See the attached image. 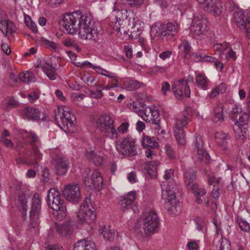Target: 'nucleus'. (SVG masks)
Returning <instances> with one entry per match:
<instances>
[{
    "label": "nucleus",
    "instance_id": "nucleus-37",
    "mask_svg": "<svg viewBox=\"0 0 250 250\" xmlns=\"http://www.w3.org/2000/svg\"><path fill=\"white\" fill-rule=\"evenodd\" d=\"M126 34L128 35L130 39H137L141 35L142 33L141 30L135 25L132 27L130 29H128L127 31L124 32Z\"/></svg>",
    "mask_w": 250,
    "mask_h": 250
},
{
    "label": "nucleus",
    "instance_id": "nucleus-55",
    "mask_svg": "<svg viewBox=\"0 0 250 250\" xmlns=\"http://www.w3.org/2000/svg\"><path fill=\"white\" fill-rule=\"evenodd\" d=\"M8 20L5 19L0 18V30L2 31L3 34H4L5 28L7 26Z\"/></svg>",
    "mask_w": 250,
    "mask_h": 250
},
{
    "label": "nucleus",
    "instance_id": "nucleus-50",
    "mask_svg": "<svg viewBox=\"0 0 250 250\" xmlns=\"http://www.w3.org/2000/svg\"><path fill=\"white\" fill-rule=\"evenodd\" d=\"M183 46L184 47L183 52L185 57L190 52L191 46L187 40L183 41Z\"/></svg>",
    "mask_w": 250,
    "mask_h": 250
},
{
    "label": "nucleus",
    "instance_id": "nucleus-35",
    "mask_svg": "<svg viewBox=\"0 0 250 250\" xmlns=\"http://www.w3.org/2000/svg\"><path fill=\"white\" fill-rule=\"evenodd\" d=\"M197 160L200 162L208 164L209 162L210 156L207 152L203 148L197 150Z\"/></svg>",
    "mask_w": 250,
    "mask_h": 250
},
{
    "label": "nucleus",
    "instance_id": "nucleus-34",
    "mask_svg": "<svg viewBox=\"0 0 250 250\" xmlns=\"http://www.w3.org/2000/svg\"><path fill=\"white\" fill-rule=\"evenodd\" d=\"M150 112L151 113L152 118H151V123L156 125L155 129L160 130L161 127L160 125V115L159 112L158 110L150 109Z\"/></svg>",
    "mask_w": 250,
    "mask_h": 250
},
{
    "label": "nucleus",
    "instance_id": "nucleus-40",
    "mask_svg": "<svg viewBox=\"0 0 250 250\" xmlns=\"http://www.w3.org/2000/svg\"><path fill=\"white\" fill-rule=\"evenodd\" d=\"M33 73L30 72H27L26 73H22L19 74L18 77L16 78L15 80H14V81L16 83L18 82V80L23 82L30 83L32 81L31 79V77Z\"/></svg>",
    "mask_w": 250,
    "mask_h": 250
},
{
    "label": "nucleus",
    "instance_id": "nucleus-45",
    "mask_svg": "<svg viewBox=\"0 0 250 250\" xmlns=\"http://www.w3.org/2000/svg\"><path fill=\"white\" fill-rule=\"evenodd\" d=\"M16 29V26L13 22L8 20L7 26L5 28L4 34H12L15 32Z\"/></svg>",
    "mask_w": 250,
    "mask_h": 250
},
{
    "label": "nucleus",
    "instance_id": "nucleus-52",
    "mask_svg": "<svg viewBox=\"0 0 250 250\" xmlns=\"http://www.w3.org/2000/svg\"><path fill=\"white\" fill-rule=\"evenodd\" d=\"M90 96L95 99H100L103 96V93L101 90H97L90 91Z\"/></svg>",
    "mask_w": 250,
    "mask_h": 250
},
{
    "label": "nucleus",
    "instance_id": "nucleus-7",
    "mask_svg": "<svg viewBox=\"0 0 250 250\" xmlns=\"http://www.w3.org/2000/svg\"><path fill=\"white\" fill-rule=\"evenodd\" d=\"M98 128L104 133L106 136L112 139L118 138V133L114 125V121L107 114L100 116L96 120Z\"/></svg>",
    "mask_w": 250,
    "mask_h": 250
},
{
    "label": "nucleus",
    "instance_id": "nucleus-51",
    "mask_svg": "<svg viewBox=\"0 0 250 250\" xmlns=\"http://www.w3.org/2000/svg\"><path fill=\"white\" fill-rule=\"evenodd\" d=\"M92 161L95 165L99 166L102 165L103 161V158L102 156L96 153L95 156L93 158Z\"/></svg>",
    "mask_w": 250,
    "mask_h": 250
},
{
    "label": "nucleus",
    "instance_id": "nucleus-32",
    "mask_svg": "<svg viewBox=\"0 0 250 250\" xmlns=\"http://www.w3.org/2000/svg\"><path fill=\"white\" fill-rule=\"evenodd\" d=\"M208 81L207 78L202 74H199L196 78V83L198 87L204 90L208 89Z\"/></svg>",
    "mask_w": 250,
    "mask_h": 250
},
{
    "label": "nucleus",
    "instance_id": "nucleus-48",
    "mask_svg": "<svg viewBox=\"0 0 250 250\" xmlns=\"http://www.w3.org/2000/svg\"><path fill=\"white\" fill-rule=\"evenodd\" d=\"M194 143L197 150L203 148V141L200 135L195 136Z\"/></svg>",
    "mask_w": 250,
    "mask_h": 250
},
{
    "label": "nucleus",
    "instance_id": "nucleus-17",
    "mask_svg": "<svg viewBox=\"0 0 250 250\" xmlns=\"http://www.w3.org/2000/svg\"><path fill=\"white\" fill-rule=\"evenodd\" d=\"M75 222L70 220L65 223L57 224H56V229L58 233L62 237H68L74 232Z\"/></svg>",
    "mask_w": 250,
    "mask_h": 250
},
{
    "label": "nucleus",
    "instance_id": "nucleus-64",
    "mask_svg": "<svg viewBox=\"0 0 250 250\" xmlns=\"http://www.w3.org/2000/svg\"><path fill=\"white\" fill-rule=\"evenodd\" d=\"M242 111L241 108H239L238 106L235 105L234 107L232 108L231 112L234 114V117L237 119V116L239 115L240 112Z\"/></svg>",
    "mask_w": 250,
    "mask_h": 250
},
{
    "label": "nucleus",
    "instance_id": "nucleus-57",
    "mask_svg": "<svg viewBox=\"0 0 250 250\" xmlns=\"http://www.w3.org/2000/svg\"><path fill=\"white\" fill-rule=\"evenodd\" d=\"M127 179L132 184L136 182V175L134 172H130L127 175Z\"/></svg>",
    "mask_w": 250,
    "mask_h": 250
},
{
    "label": "nucleus",
    "instance_id": "nucleus-12",
    "mask_svg": "<svg viewBox=\"0 0 250 250\" xmlns=\"http://www.w3.org/2000/svg\"><path fill=\"white\" fill-rule=\"evenodd\" d=\"M173 183L167 184L165 190L162 191V198L166 200L164 207L169 212H173L176 208V195L175 188L173 186Z\"/></svg>",
    "mask_w": 250,
    "mask_h": 250
},
{
    "label": "nucleus",
    "instance_id": "nucleus-16",
    "mask_svg": "<svg viewBox=\"0 0 250 250\" xmlns=\"http://www.w3.org/2000/svg\"><path fill=\"white\" fill-rule=\"evenodd\" d=\"M22 114L24 119L42 121H44L46 119L45 113L38 108L26 107L22 110Z\"/></svg>",
    "mask_w": 250,
    "mask_h": 250
},
{
    "label": "nucleus",
    "instance_id": "nucleus-42",
    "mask_svg": "<svg viewBox=\"0 0 250 250\" xmlns=\"http://www.w3.org/2000/svg\"><path fill=\"white\" fill-rule=\"evenodd\" d=\"M24 21L26 25L31 29L34 33L38 32V29L36 24L31 20L29 16L27 15L24 16Z\"/></svg>",
    "mask_w": 250,
    "mask_h": 250
},
{
    "label": "nucleus",
    "instance_id": "nucleus-10",
    "mask_svg": "<svg viewBox=\"0 0 250 250\" xmlns=\"http://www.w3.org/2000/svg\"><path fill=\"white\" fill-rule=\"evenodd\" d=\"M42 210V200L39 194L35 193L32 198L31 209L29 212L30 226L34 228L40 223Z\"/></svg>",
    "mask_w": 250,
    "mask_h": 250
},
{
    "label": "nucleus",
    "instance_id": "nucleus-47",
    "mask_svg": "<svg viewBox=\"0 0 250 250\" xmlns=\"http://www.w3.org/2000/svg\"><path fill=\"white\" fill-rule=\"evenodd\" d=\"M165 149L166 154L168 158L170 159H174L176 158L175 152L170 146L167 145L165 146Z\"/></svg>",
    "mask_w": 250,
    "mask_h": 250
},
{
    "label": "nucleus",
    "instance_id": "nucleus-58",
    "mask_svg": "<svg viewBox=\"0 0 250 250\" xmlns=\"http://www.w3.org/2000/svg\"><path fill=\"white\" fill-rule=\"evenodd\" d=\"M95 154L96 153H94V151L92 150L91 149H87L85 151V156L89 161L93 160V158Z\"/></svg>",
    "mask_w": 250,
    "mask_h": 250
},
{
    "label": "nucleus",
    "instance_id": "nucleus-54",
    "mask_svg": "<svg viewBox=\"0 0 250 250\" xmlns=\"http://www.w3.org/2000/svg\"><path fill=\"white\" fill-rule=\"evenodd\" d=\"M183 89L185 92V95L187 97H189L190 95V90L187 81L183 80Z\"/></svg>",
    "mask_w": 250,
    "mask_h": 250
},
{
    "label": "nucleus",
    "instance_id": "nucleus-56",
    "mask_svg": "<svg viewBox=\"0 0 250 250\" xmlns=\"http://www.w3.org/2000/svg\"><path fill=\"white\" fill-rule=\"evenodd\" d=\"M162 85V92L165 95H166V92L170 90V85L167 82H163Z\"/></svg>",
    "mask_w": 250,
    "mask_h": 250
},
{
    "label": "nucleus",
    "instance_id": "nucleus-24",
    "mask_svg": "<svg viewBox=\"0 0 250 250\" xmlns=\"http://www.w3.org/2000/svg\"><path fill=\"white\" fill-rule=\"evenodd\" d=\"M136 197L135 191L129 193L123 197L119 201V205L121 209L125 211L132 208V205Z\"/></svg>",
    "mask_w": 250,
    "mask_h": 250
},
{
    "label": "nucleus",
    "instance_id": "nucleus-14",
    "mask_svg": "<svg viewBox=\"0 0 250 250\" xmlns=\"http://www.w3.org/2000/svg\"><path fill=\"white\" fill-rule=\"evenodd\" d=\"M199 6L205 11L215 16L220 15L222 11L221 2L216 0H197Z\"/></svg>",
    "mask_w": 250,
    "mask_h": 250
},
{
    "label": "nucleus",
    "instance_id": "nucleus-36",
    "mask_svg": "<svg viewBox=\"0 0 250 250\" xmlns=\"http://www.w3.org/2000/svg\"><path fill=\"white\" fill-rule=\"evenodd\" d=\"M100 231V233L103 235L104 240L110 241L113 240L115 235L114 230L108 229L105 226H104L103 228H101Z\"/></svg>",
    "mask_w": 250,
    "mask_h": 250
},
{
    "label": "nucleus",
    "instance_id": "nucleus-63",
    "mask_svg": "<svg viewBox=\"0 0 250 250\" xmlns=\"http://www.w3.org/2000/svg\"><path fill=\"white\" fill-rule=\"evenodd\" d=\"M226 56H227L229 57L233 60H235L236 59V53L234 51H233L231 48L229 49V50L228 52H226Z\"/></svg>",
    "mask_w": 250,
    "mask_h": 250
},
{
    "label": "nucleus",
    "instance_id": "nucleus-62",
    "mask_svg": "<svg viewBox=\"0 0 250 250\" xmlns=\"http://www.w3.org/2000/svg\"><path fill=\"white\" fill-rule=\"evenodd\" d=\"M27 97L31 102H33L35 100L39 98V96L37 93L33 92L28 94Z\"/></svg>",
    "mask_w": 250,
    "mask_h": 250
},
{
    "label": "nucleus",
    "instance_id": "nucleus-33",
    "mask_svg": "<svg viewBox=\"0 0 250 250\" xmlns=\"http://www.w3.org/2000/svg\"><path fill=\"white\" fill-rule=\"evenodd\" d=\"M38 43L40 45L43 46L46 48H52L54 51H57L58 49V46L56 43L48 40L43 37H41L40 39L38 40Z\"/></svg>",
    "mask_w": 250,
    "mask_h": 250
},
{
    "label": "nucleus",
    "instance_id": "nucleus-49",
    "mask_svg": "<svg viewBox=\"0 0 250 250\" xmlns=\"http://www.w3.org/2000/svg\"><path fill=\"white\" fill-rule=\"evenodd\" d=\"M129 126V123L125 122L122 123L118 128L117 131L118 132L124 134L127 132Z\"/></svg>",
    "mask_w": 250,
    "mask_h": 250
},
{
    "label": "nucleus",
    "instance_id": "nucleus-9",
    "mask_svg": "<svg viewBox=\"0 0 250 250\" xmlns=\"http://www.w3.org/2000/svg\"><path fill=\"white\" fill-rule=\"evenodd\" d=\"M196 170L195 168H188L184 173L185 183L188 190L193 191L196 196L201 197L205 195L206 191L204 188H198V185L195 183Z\"/></svg>",
    "mask_w": 250,
    "mask_h": 250
},
{
    "label": "nucleus",
    "instance_id": "nucleus-2",
    "mask_svg": "<svg viewBox=\"0 0 250 250\" xmlns=\"http://www.w3.org/2000/svg\"><path fill=\"white\" fill-rule=\"evenodd\" d=\"M47 202L58 220H62L66 217L67 214L66 203L58 190L53 188L48 191Z\"/></svg>",
    "mask_w": 250,
    "mask_h": 250
},
{
    "label": "nucleus",
    "instance_id": "nucleus-27",
    "mask_svg": "<svg viewBox=\"0 0 250 250\" xmlns=\"http://www.w3.org/2000/svg\"><path fill=\"white\" fill-rule=\"evenodd\" d=\"M171 90L176 99L182 100L183 97V80L174 83L172 85Z\"/></svg>",
    "mask_w": 250,
    "mask_h": 250
},
{
    "label": "nucleus",
    "instance_id": "nucleus-44",
    "mask_svg": "<svg viewBox=\"0 0 250 250\" xmlns=\"http://www.w3.org/2000/svg\"><path fill=\"white\" fill-rule=\"evenodd\" d=\"M127 14V11L126 10L122 9L121 10H119L116 13L115 19L117 21L123 22L124 20L127 19L128 17Z\"/></svg>",
    "mask_w": 250,
    "mask_h": 250
},
{
    "label": "nucleus",
    "instance_id": "nucleus-26",
    "mask_svg": "<svg viewBox=\"0 0 250 250\" xmlns=\"http://www.w3.org/2000/svg\"><path fill=\"white\" fill-rule=\"evenodd\" d=\"M73 250H96V247L92 242L86 239H82L75 243Z\"/></svg>",
    "mask_w": 250,
    "mask_h": 250
},
{
    "label": "nucleus",
    "instance_id": "nucleus-23",
    "mask_svg": "<svg viewBox=\"0 0 250 250\" xmlns=\"http://www.w3.org/2000/svg\"><path fill=\"white\" fill-rule=\"evenodd\" d=\"M19 155V157L15 159L17 164L19 165L21 164L28 166L35 164L37 165V161L38 160H36V159L35 158L33 154L30 152L29 154L24 153L22 156L21 153H20Z\"/></svg>",
    "mask_w": 250,
    "mask_h": 250
},
{
    "label": "nucleus",
    "instance_id": "nucleus-60",
    "mask_svg": "<svg viewBox=\"0 0 250 250\" xmlns=\"http://www.w3.org/2000/svg\"><path fill=\"white\" fill-rule=\"evenodd\" d=\"M215 88L219 93L223 94L226 91V84L225 83H222Z\"/></svg>",
    "mask_w": 250,
    "mask_h": 250
},
{
    "label": "nucleus",
    "instance_id": "nucleus-39",
    "mask_svg": "<svg viewBox=\"0 0 250 250\" xmlns=\"http://www.w3.org/2000/svg\"><path fill=\"white\" fill-rule=\"evenodd\" d=\"M236 221L242 231L245 232H248L250 231V227L249 224L241 217L238 216Z\"/></svg>",
    "mask_w": 250,
    "mask_h": 250
},
{
    "label": "nucleus",
    "instance_id": "nucleus-53",
    "mask_svg": "<svg viewBox=\"0 0 250 250\" xmlns=\"http://www.w3.org/2000/svg\"><path fill=\"white\" fill-rule=\"evenodd\" d=\"M187 247L189 250H198L199 245L197 242L191 241L187 244Z\"/></svg>",
    "mask_w": 250,
    "mask_h": 250
},
{
    "label": "nucleus",
    "instance_id": "nucleus-41",
    "mask_svg": "<svg viewBox=\"0 0 250 250\" xmlns=\"http://www.w3.org/2000/svg\"><path fill=\"white\" fill-rule=\"evenodd\" d=\"M147 172L152 178L156 177L157 167L155 166L154 162H151L150 164L146 167Z\"/></svg>",
    "mask_w": 250,
    "mask_h": 250
},
{
    "label": "nucleus",
    "instance_id": "nucleus-28",
    "mask_svg": "<svg viewBox=\"0 0 250 250\" xmlns=\"http://www.w3.org/2000/svg\"><path fill=\"white\" fill-rule=\"evenodd\" d=\"M43 71L50 80H55L57 78L56 69L51 64L46 63L42 66Z\"/></svg>",
    "mask_w": 250,
    "mask_h": 250
},
{
    "label": "nucleus",
    "instance_id": "nucleus-43",
    "mask_svg": "<svg viewBox=\"0 0 250 250\" xmlns=\"http://www.w3.org/2000/svg\"><path fill=\"white\" fill-rule=\"evenodd\" d=\"M220 245L218 250H230L231 246L229 241L225 238H221L219 241Z\"/></svg>",
    "mask_w": 250,
    "mask_h": 250
},
{
    "label": "nucleus",
    "instance_id": "nucleus-21",
    "mask_svg": "<svg viewBox=\"0 0 250 250\" xmlns=\"http://www.w3.org/2000/svg\"><path fill=\"white\" fill-rule=\"evenodd\" d=\"M27 137L29 139V144L32 146L30 153L34 154V157L36 160H41L42 158V154L40 152L38 147L34 145L35 143H37L39 141L37 135L35 132L30 131L27 133Z\"/></svg>",
    "mask_w": 250,
    "mask_h": 250
},
{
    "label": "nucleus",
    "instance_id": "nucleus-3",
    "mask_svg": "<svg viewBox=\"0 0 250 250\" xmlns=\"http://www.w3.org/2000/svg\"><path fill=\"white\" fill-rule=\"evenodd\" d=\"M226 6L234 13L235 22L240 29H244L247 37L250 39V11L244 12L240 10L233 0H228Z\"/></svg>",
    "mask_w": 250,
    "mask_h": 250
},
{
    "label": "nucleus",
    "instance_id": "nucleus-1",
    "mask_svg": "<svg viewBox=\"0 0 250 250\" xmlns=\"http://www.w3.org/2000/svg\"><path fill=\"white\" fill-rule=\"evenodd\" d=\"M60 24L67 33L74 35L78 32L80 38L83 40L97 42L99 40L100 31L98 23L94 21L91 15L83 14L78 11L64 15Z\"/></svg>",
    "mask_w": 250,
    "mask_h": 250
},
{
    "label": "nucleus",
    "instance_id": "nucleus-30",
    "mask_svg": "<svg viewBox=\"0 0 250 250\" xmlns=\"http://www.w3.org/2000/svg\"><path fill=\"white\" fill-rule=\"evenodd\" d=\"M215 141L218 146L225 145L229 139L228 134L221 131L217 132L215 135Z\"/></svg>",
    "mask_w": 250,
    "mask_h": 250
},
{
    "label": "nucleus",
    "instance_id": "nucleus-25",
    "mask_svg": "<svg viewBox=\"0 0 250 250\" xmlns=\"http://www.w3.org/2000/svg\"><path fill=\"white\" fill-rule=\"evenodd\" d=\"M62 116H61L60 119L62 125L65 127L66 126L67 129L70 127L74 125L73 122L75 120V118L74 115L66 110L62 109Z\"/></svg>",
    "mask_w": 250,
    "mask_h": 250
},
{
    "label": "nucleus",
    "instance_id": "nucleus-15",
    "mask_svg": "<svg viewBox=\"0 0 250 250\" xmlns=\"http://www.w3.org/2000/svg\"><path fill=\"white\" fill-rule=\"evenodd\" d=\"M63 196L69 201L74 203L78 202L81 198L80 187L77 184L66 186L63 191Z\"/></svg>",
    "mask_w": 250,
    "mask_h": 250
},
{
    "label": "nucleus",
    "instance_id": "nucleus-20",
    "mask_svg": "<svg viewBox=\"0 0 250 250\" xmlns=\"http://www.w3.org/2000/svg\"><path fill=\"white\" fill-rule=\"evenodd\" d=\"M55 170L57 174H65L69 167L68 161L61 156H56L55 158Z\"/></svg>",
    "mask_w": 250,
    "mask_h": 250
},
{
    "label": "nucleus",
    "instance_id": "nucleus-59",
    "mask_svg": "<svg viewBox=\"0 0 250 250\" xmlns=\"http://www.w3.org/2000/svg\"><path fill=\"white\" fill-rule=\"evenodd\" d=\"M172 54V53L170 51H166L163 52L159 54V57L163 60H165L167 58H169Z\"/></svg>",
    "mask_w": 250,
    "mask_h": 250
},
{
    "label": "nucleus",
    "instance_id": "nucleus-13",
    "mask_svg": "<svg viewBox=\"0 0 250 250\" xmlns=\"http://www.w3.org/2000/svg\"><path fill=\"white\" fill-rule=\"evenodd\" d=\"M188 114L184 113L181 118L177 119L175 124L174 136L179 145L183 146L186 143L185 134L183 127L186 126L188 122Z\"/></svg>",
    "mask_w": 250,
    "mask_h": 250
},
{
    "label": "nucleus",
    "instance_id": "nucleus-4",
    "mask_svg": "<svg viewBox=\"0 0 250 250\" xmlns=\"http://www.w3.org/2000/svg\"><path fill=\"white\" fill-rule=\"evenodd\" d=\"M159 222L157 214L153 211L145 212L135 226V231L142 234L149 235L156 230Z\"/></svg>",
    "mask_w": 250,
    "mask_h": 250
},
{
    "label": "nucleus",
    "instance_id": "nucleus-8",
    "mask_svg": "<svg viewBox=\"0 0 250 250\" xmlns=\"http://www.w3.org/2000/svg\"><path fill=\"white\" fill-rule=\"evenodd\" d=\"M116 148L121 154L127 156H133L138 154L135 139L127 136L116 143Z\"/></svg>",
    "mask_w": 250,
    "mask_h": 250
},
{
    "label": "nucleus",
    "instance_id": "nucleus-19",
    "mask_svg": "<svg viewBox=\"0 0 250 250\" xmlns=\"http://www.w3.org/2000/svg\"><path fill=\"white\" fill-rule=\"evenodd\" d=\"M247 109L249 113L241 111L238 115L239 118L236 119V122L233 127L235 132L242 131V128L246 124V122L250 121V103H248Z\"/></svg>",
    "mask_w": 250,
    "mask_h": 250
},
{
    "label": "nucleus",
    "instance_id": "nucleus-46",
    "mask_svg": "<svg viewBox=\"0 0 250 250\" xmlns=\"http://www.w3.org/2000/svg\"><path fill=\"white\" fill-rule=\"evenodd\" d=\"M17 105L18 103L15 100V99L13 98H10L9 101L4 105L3 109L5 110L8 111Z\"/></svg>",
    "mask_w": 250,
    "mask_h": 250
},
{
    "label": "nucleus",
    "instance_id": "nucleus-5",
    "mask_svg": "<svg viewBox=\"0 0 250 250\" xmlns=\"http://www.w3.org/2000/svg\"><path fill=\"white\" fill-rule=\"evenodd\" d=\"M179 28L177 22H168L167 23H157L151 29V33L155 36L164 39L171 40L175 36Z\"/></svg>",
    "mask_w": 250,
    "mask_h": 250
},
{
    "label": "nucleus",
    "instance_id": "nucleus-38",
    "mask_svg": "<svg viewBox=\"0 0 250 250\" xmlns=\"http://www.w3.org/2000/svg\"><path fill=\"white\" fill-rule=\"evenodd\" d=\"M223 109L221 105H217L213 109L214 118L215 122L223 120Z\"/></svg>",
    "mask_w": 250,
    "mask_h": 250
},
{
    "label": "nucleus",
    "instance_id": "nucleus-11",
    "mask_svg": "<svg viewBox=\"0 0 250 250\" xmlns=\"http://www.w3.org/2000/svg\"><path fill=\"white\" fill-rule=\"evenodd\" d=\"M90 203V198H86L77 214V217L80 221L82 222H85L88 224L93 223L96 217L95 210H93L90 208L89 204ZM93 208L95 210L94 208Z\"/></svg>",
    "mask_w": 250,
    "mask_h": 250
},
{
    "label": "nucleus",
    "instance_id": "nucleus-31",
    "mask_svg": "<svg viewBox=\"0 0 250 250\" xmlns=\"http://www.w3.org/2000/svg\"><path fill=\"white\" fill-rule=\"evenodd\" d=\"M142 144L144 147H149L150 148H155L158 145L154 137L148 136H144L142 141Z\"/></svg>",
    "mask_w": 250,
    "mask_h": 250
},
{
    "label": "nucleus",
    "instance_id": "nucleus-6",
    "mask_svg": "<svg viewBox=\"0 0 250 250\" xmlns=\"http://www.w3.org/2000/svg\"><path fill=\"white\" fill-rule=\"evenodd\" d=\"M85 186L90 189L100 191L103 187V180L101 174L97 170L91 171L89 168H85L83 174Z\"/></svg>",
    "mask_w": 250,
    "mask_h": 250
},
{
    "label": "nucleus",
    "instance_id": "nucleus-18",
    "mask_svg": "<svg viewBox=\"0 0 250 250\" xmlns=\"http://www.w3.org/2000/svg\"><path fill=\"white\" fill-rule=\"evenodd\" d=\"M206 28V19L198 16L193 19L190 29L192 33L199 36L203 33Z\"/></svg>",
    "mask_w": 250,
    "mask_h": 250
},
{
    "label": "nucleus",
    "instance_id": "nucleus-29",
    "mask_svg": "<svg viewBox=\"0 0 250 250\" xmlns=\"http://www.w3.org/2000/svg\"><path fill=\"white\" fill-rule=\"evenodd\" d=\"M144 85V83L136 80H130L125 82L124 86L122 87L127 91H134Z\"/></svg>",
    "mask_w": 250,
    "mask_h": 250
},
{
    "label": "nucleus",
    "instance_id": "nucleus-61",
    "mask_svg": "<svg viewBox=\"0 0 250 250\" xmlns=\"http://www.w3.org/2000/svg\"><path fill=\"white\" fill-rule=\"evenodd\" d=\"M155 3L161 8H166L167 6V0H154Z\"/></svg>",
    "mask_w": 250,
    "mask_h": 250
},
{
    "label": "nucleus",
    "instance_id": "nucleus-22",
    "mask_svg": "<svg viewBox=\"0 0 250 250\" xmlns=\"http://www.w3.org/2000/svg\"><path fill=\"white\" fill-rule=\"evenodd\" d=\"M30 195L29 194H25L21 192L19 194L18 197V208L21 212V216L23 219L26 215V212L28 208V199L29 198Z\"/></svg>",
    "mask_w": 250,
    "mask_h": 250
}]
</instances>
